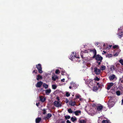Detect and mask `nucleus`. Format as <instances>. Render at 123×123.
Masks as SVG:
<instances>
[{
  "mask_svg": "<svg viewBox=\"0 0 123 123\" xmlns=\"http://www.w3.org/2000/svg\"><path fill=\"white\" fill-rule=\"evenodd\" d=\"M110 99L108 101L107 104L110 108L113 107L115 104L114 101H115L116 98L114 97L110 96Z\"/></svg>",
  "mask_w": 123,
  "mask_h": 123,
  "instance_id": "nucleus-1",
  "label": "nucleus"
},
{
  "mask_svg": "<svg viewBox=\"0 0 123 123\" xmlns=\"http://www.w3.org/2000/svg\"><path fill=\"white\" fill-rule=\"evenodd\" d=\"M117 35V37L119 38H121L122 37L123 35V32L121 30L118 29Z\"/></svg>",
  "mask_w": 123,
  "mask_h": 123,
  "instance_id": "nucleus-2",
  "label": "nucleus"
},
{
  "mask_svg": "<svg viewBox=\"0 0 123 123\" xmlns=\"http://www.w3.org/2000/svg\"><path fill=\"white\" fill-rule=\"evenodd\" d=\"M94 72L96 74L98 75L100 74L101 70L100 69H98L97 67H95L94 69Z\"/></svg>",
  "mask_w": 123,
  "mask_h": 123,
  "instance_id": "nucleus-3",
  "label": "nucleus"
},
{
  "mask_svg": "<svg viewBox=\"0 0 123 123\" xmlns=\"http://www.w3.org/2000/svg\"><path fill=\"white\" fill-rule=\"evenodd\" d=\"M54 105L57 107H61L62 106V103L60 101H55L54 102Z\"/></svg>",
  "mask_w": 123,
  "mask_h": 123,
  "instance_id": "nucleus-4",
  "label": "nucleus"
},
{
  "mask_svg": "<svg viewBox=\"0 0 123 123\" xmlns=\"http://www.w3.org/2000/svg\"><path fill=\"white\" fill-rule=\"evenodd\" d=\"M36 66L38 70V72L40 73H42V71L41 64H38L36 65Z\"/></svg>",
  "mask_w": 123,
  "mask_h": 123,
  "instance_id": "nucleus-5",
  "label": "nucleus"
},
{
  "mask_svg": "<svg viewBox=\"0 0 123 123\" xmlns=\"http://www.w3.org/2000/svg\"><path fill=\"white\" fill-rule=\"evenodd\" d=\"M94 58H95L96 60L100 62H102V60L103 59V57L98 54L95 56L94 57Z\"/></svg>",
  "mask_w": 123,
  "mask_h": 123,
  "instance_id": "nucleus-6",
  "label": "nucleus"
},
{
  "mask_svg": "<svg viewBox=\"0 0 123 123\" xmlns=\"http://www.w3.org/2000/svg\"><path fill=\"white\" fill-rule=\"evenodd\" d=\"M87 82L88 85L90 87L93 86L95 83L93 80H89Z\"/></svg>",
  "mask_w": 123,
  "mask_h": 123,
  "instance_id": "nucleus-7",
  "label": "nucleus"
},
{
  "mask_svg": "<svg viewBox=\"0 0 123 123\" xmlns=\"http://www.w3.org/2000/svg\"><path fill=\"white\" fill-rule=\"evenodd\" d=\"M75 55L76 54L75 53H74V52H72V54L70 55V59L72 60L74 58H79V57H76Z\"/></svg>",
  "mask_w": 123,
  "mask_h": 123,
  "instance_id": "nucleus-8",
  "label": "nucleus"
},
{
  "mask_svg": "<svg viewBox=\"0 0 123 123\" xmlns=\"http://www.w3.org/2000/svg\"><path fill=\"white\" fill-rule=\"evenodd\" d=\"M103 108V106L102 105L100 104L98 105V106L97 107V111H102V110Z\"/></svg>",
  "mask_w": 123,
  "mask_h": 123,
  "instance_id": "nucleus-9",
  "label": "nucleus"
},
{
  "mask_svg": "<svg viewBox=\"0 0 123 123\" xmlns=\"http://www.w3.org/2000/svg\"><path fill=\"white\" fill-rule=\"evenodd\" d=\"M43 82L41 81L38 82L36 85V86L37 88L40 87L43 84Z\"/></svg>",
  "mask_w": 123,
  "mask_h": 123,
  "instance_id": "nucleus-10",
  "label": "nucleus"
},
{
  "mask_svg": "<svg viewBox=\"0 0 123 123\" xmlns=\"http://www.w3.org/2000/svg\"><path fill=\"white\" fill-rule=\"evenodd\" d=\"M70 84L71 86L73 87H74V89H76L79 86L78 84H76L72 82Z\"/></svg>",
  "mask_w": 123,
  "mask_h": 123,
  "instance_id": "nucleus-11",
  "label": "nucleus"
},
{
  "mask_svg": "<svg viewBox=\"0 0 123 123\" xmlns=\"http://www.w3.org/2000/svg\"><path fill=\"white\" fill-rule=\"evenodd\" d=\"M58 79V77L56 75L54 74L52 75V80L55 81L56 80Z\"/></svg>",
  "mask_w": 123,
  "mask_h": 123,
  "instance_id": "nucleus-12",
  "label": "nucleus"
},
{
  "mask_svg": "<svg viewBox=\"0 0 123 123\" xmlns=\"http://www.w3.org/2000/svg\"><path fill=\"white\" fill-rule=\"evenodd\" d=\"M52 116L51 114L50 113H48L44 117V119L45 120H47L49 119Z\"/></svg>",
  "mask_w": 123,
  "mask_h": 123,
  "instance_id": "nucleus-13",
  "label": "nucleus"
},
{
  "mask_svg": "<svg viewBox=\"0 0 123 123\" xmlns=\"http://www.w3.org/2000/svg\"><path fill=\"white\" fill-rule=\"evenodd\" d=\"M113 84L111 82L109 84L107 85V89L108 90H109L110 89L111 87L113 86Z\"/></svg>",
  "mask_w": 123,
  "mask_h": 123,
  "instance_id": "nucleus-14",
  "label": "nucleus"
},
{
  "mask_svg": "<svg viewBox=\"0 0 123 123\" xmlns=\"http://www.w3.org/2000/svg\"><path fill=\"white\" fill-rule=\"evenodd\" d=\"M81 113V111L80 110L76 111L73 112V113L75 114L76 116H78Z\"/></svg>",
  "mask_w": 123,
  "mask_h": 123,
  "instance_id": "nucleus-15",
  "label": "nucleus"
},
{
  "mask_svg": "<svg viewBox=\"0 0 123 123\" xmlns=\"http://www.w3.org/2000/svg\"><path fill=\"white\" fill-rule=\"evenodd\" d=\"M44 91H45L46 94L47 95H49L51 92V90L50 89L45 90Z\"/></svg>",
  "mask_w": 123,
  "mask_h": 123,
  "instance_id": "nucleus-16",
  "label": "nucleus"
},
{
  "mask_svg": "<svg viewBox=\"0 0 123 123\" xmlns=\"http://www.w3.org/2000/svg\"><path fill=\"white\" fill-rule=\"evenodd\" d=\"M115 77V76L114 74H111L109 77V78L110 80H113Z\"/></svg>",
  "mask_w": 123,
  "mask_h": 123,
  "instance_id": "nucleus-17",
  "label": "nucleus"
},
{
  "mask_svg": "<svg viewBox=\"0 0 123 123\" xmlns=\"http://www.w3.org/2000/svg\"><path fill=\"white\" fill-rule=\"evenodd\" d=\"M69 104L71 105L74 106L75 105V101H69Z\"/></svg>",
  "mask_w": 123,
  "mask_h": 123,
  "instance_id": "nucleus-18",
  "label": "nucleus"
},
{
  "mask_svg": "<svg viewBox=\"0 0 123 123\" xmlns=\"http://www.w3.org/2000/svg\"><path fill=\"white\" fill-rule=\"evenodd\" d=\"M92 51L94 54L93 56V58H94V57L96 55L97 52L96 50L95 49H93L92 50Z\"/></svg>",
  "mask_w": 123,
  "mask_h": 123,
  "instance_id": "nucleus-19",
  "label": "nucleus"
},
{
  "mask_svg": "<svg viewBox=\"0 0 123 123\" xmlns=\"http://www.w3.org/2000/svg\"><path fill=\"white\" fill-rule=\"evenodd\" d=\"M71 120L73 122H74L77 121V118L76 117H72L71 118Z\"/></svg>",
  "mask_w": 123,
  "mask_h": 123,
  "instance_id": "nucleus-20",
  "label": "nucleus"
},
{
  "mask_svg": "<svg viewBox=\"0 0 123 123\" xmlns=\"http://www.w3.org/2000/svg\"><path fill=\"white\" fill-rule=\"evenodd\" d=\"M40 98L41 101L42 102H44L46 99L44 97L42 96L40 97Z\"/></svg>",
  "mask_w": 123,
  "mask_h": 123,
  "instance_id": "nucleus-21",
  "label": "nucleus"
},
{
  "mask_svg": "<svg viewBox=\"0 0 123 123\" xmlns=\"http://www.w3.org/2000/svg\"><path fill=\"white\" fill-rule=\"evenodd\" d=\"M41 120V118L38 117L36 119V123H39L40 122Z\"/></svg>",
  "mask_w": 123,
  "mask_h": 123,
  "instance_id": "nucleus-22",
  "label": "nucleus"
},
{
  "mask_svg": "<svg viewBox=\"0 0 123 123\" xmlns=\"http://www.w3.org/2000/svg\"><path fill=\"white\" fill-rule=\"evenodd\" d=\"M112 57V55L111 54H107L106 55V57H108L109 58H111Z\"/></svg>",
  "mask_w": 123,
  "mask_h": 123,
  "instance_id": "nucleus-23",
  "label": "nucleus"
},
{
  "mask_svg": "<svg viewBox=\"0 0 123 123\" xmlns=\"http://www.w3.org/2000/svg\"><path fill=\"white\" fill-rule=\"evenodd\" d=\"M61 74L62 75H65L66 74V72L63 69H62V70L61 71Z\"/></svg>",
  "mask_w": 123,
  "mask_h": 123,
  "instance_id": "nucleus-24",
  "label": "nucleus"
},
{
  "mask_svg": "<svg viewBox=\"0 0 123 123\" xmlns=\"http://www.w3.org/2000/svg\"><path fill=\"white\" fill-rule=\"evenodd\" d=\"M79 123H86V121L84 120H79Z\"/></svg>",
  "mask_w": 123,
  "mask_h": 123,
  "instance_id": "nucleus-25",
  "label": "nucleus"
},
{
  "mask_svg": "<svg viewBox=\"0 0 123 123\" xmlns=\"http://www.w3.org/2000/svg\"><path fill=\"white\" fill-rule=\"evenodd\" d=\"M105 69V66L104 65L102 66H101L100 68V69L102 70H104Z\"/></svg>",
  "mask_w": 123,
  "mask_h": 123,
  "instance_id": "nucleus-26",
  "label": "nucleus"
},
{
  "mask_svg": "<svg viewBox=\"0 0 123 123\" xmlns=\"http://www.w3.org/2000/svg\"><path fill=\"white\" fill-rule=\"evenodd\" d=\"M92 90L94 92H96L98 90V89L97 87L94 86L93 87Z\"/></svg>",
  "mask_w": 123,
  "mask_h": 123,
  "instance_id": "nucleus-27",
  "label": "nucleus"
},
{
  "mask_svg": "<svg viewBox=\"0 0 123 123\" xmlns=\"http://www.w3.org/2000/svg\"><path fill=\"white\" fill-rule=\"evenodd\" d=\"M43 86L45 89L47 88L48 87V85L45 83L43 84Z\"/></svg>",
  "mask_w": 123,
  "mask_h": 123,
  "instance_id": "nucleus-28",
  "label": "nucleus"
},
{
  "mask_svg": "<svg viewBox=\"0 0 123 123\" xmlns=\"http://www.w3.org/2000/svg\"><path fill=\"white\" fill-rule=\"evenodd\" d=\"M52 87L53 89L55 90L56 89L57 86L56 85L54 84L52 85Z\"/></svg>",
  "mask_w": 123,
  "mask_h": 123,
  "instance_id": "nucleus-29",
  "label": "nucleus"
},
{
  "mask_svg": "<svg viewBox=\"0 0 123 123\" xmlns=\"http://www.w3.org/2000/svg\"><path fill=\"white\" fill-rule=\"evenodd\" d=\"M42 79V77L41 76L38 75L37 76V80H39L40 79Z\"/></svg>",
  "mask_w": 123,
  "mask_h": 123,
  "instance_id": "nucleus-30",
  "label": "nucleus"
},
{
  "mask_svg": "<svg viewBox=\"0 0 123 123\" xmlns=\"http://www.w3.org/2000/svg\"><path fill=\"white\" fill-rule=\"evenodd\" d=\"M68 112L69 113H72L73 112V111L71 109H68Z\"/></svg>",
  "mask_w": 123,
  "mask_h": 123,
  "instance_id": "nucleus-31",
  "label": "nucleus"
},
{
  "mask_svg": "<svg viewBox=\"0 0 123 123\" xmlns=\"http://www.w3.org/2000/svg\"><path fill=\"white\" fill-rule=\"evenodd\" d=\"M65 118L66 119H69L70 118V116L69 115L66 116H65Z\"/></svg>",
  "mask_w": 123,
  "mask_h": 123,
  "instance_id": "nucleus-32",
  "label": "nucleus"
},
{
  "mask_svg": "<svg viewBox=\"0 0 123 123\" xmlns=\"http://www.w3.org/2000/svg\"><path fill=\"white\" fill-rule=\"evenodd\" d=\"M116 93L118 96H119L120 95V92L119 91H117Z\"/></svg>",
  "mask_w": 123,
  "mask_h": 123,
  "instance_id": "nucleus-33",
  "label": "nucleus"
},
{
  "mask_svg": "<svg viewBox=\"0 0 123 123\" xmlns=\"http://www.w3.org/2000/svg\"><path fill=\"white\" fill-rule=\"evenodd\" d=\"M80 96L78 94H77L75 95V97L76 98H80Z\"/></svg>",
  "mask_w": 123,
  "mask_h": 123,
  "instance_id": "nucleus-34",
  "label": "nucleus"
},
{
  "mask_svg": "<svg viewBox=\"0 0 123 123\" xmlns=\"http://www.w3.org/2000/svg\"><path fill=\"white\" fill-rule=\"evenodd\" d=\"M119 62L121 64L123 65V60L122 59H120L119 61Z\"/></svg>",
  "mask_w": 123,
  "mask_h": 123,
  "instance_id": "nucleus-35",
  "label": "nucleus"
},
{
  "mask_svg": "<svg viewBox=\"0 0 123 123\" xmlns=\"http://www.w3.org/2000/svg\"><path fill=\"white\" fill-rule=\"evenodd\" d=\"M60 71L58 70H56L55 71V73L56 74H58L60 73Z\"/></svg>",
  "mask_w": 123,
  "mask_h": 123,
  "instance_id": "nucleus-36",
  "label": "nucleus"
},
{
  "mask_svg": "<svg viewBox=\"0 0 123 123\" xmlns=\"http://www.w3.org/2000/svg\"><path fill=\"white\" fill-rule=\"evenodd\" d=\"M66 95L67 97H68L70 96V94L68 92H67L66 93Z\"/></svg>",
  "mask_w": 123,
  "mask_h": 123,
  "instance_id": "nucleus-37",
  "label": "nucleus"
},
{
  "mask_svg": "<svg viewBox=\"0 0 123 123\" xmlns=\"http://www.w3.org/2000/svg\"><path fill=\"white\" fill-rule=\"evenodd\" d=\"M102 123H109V122L107 120H104L102 121Z\"/></svg>",
  "mask_w": 123,
  "mask_h": 123,
  "instance_id": "nucleus-38",
  "label": "nucleus"
},
{
  "mask_svg": "<svg viewBox=\"0 0 123 123\" xmlns=\"http://www.w3.org/2000/svg\"><path fill=\"white\" fill-rule=\"evenodd\" d=\"M110 69L112 71H113L115 69L114 67L113 66H111L110 68Z\"/></svg>",
  "mask_w": 123,
  "mask_h": 123,
  "instance_id": "nucleus-39",
  "label": "nucleus"
},
{
  "mask_svg": "<svg viewBox=\"0 0 123 123\" xmlns=\"http://www.w3.org/2000/svg\"><path fill=\"white\" fill-rule=\"evenodd\" d=\"M100 43L98 42H96L95 43V44L96 46L98 45Z\"/></svg>",
  "mask_w": 123,
  "mask_h": 123,
  "instance_id": "nucleus-40",
  "label": "nucleus"
},
{
  "mask_svg": "<svg viewBox=\"0 0 123 123\" xmlns=\"http://www.w3.org/2000/svg\"><path fill=\"white\" fill-rule=\"evenodd\" d=\"M119 54V52H117L114 55V56H117Z\"/></svg>",
  "mask_w": 123,
  "mask_h": 123,
  "instance_id": "nucleus-41",
  "label": "nucleus"
},
{
  "mask_svg": "<svg viewBox=\"0 0 123 123\" xmlns=\"http://www.w3.org/2000/svg\"><path fill=\"white\" fill-rule=\"evenodd\" d=\"M43 114H45L46 113V110L45 109H44L43 110Z\"/></svg>",
  "mask_w": 123,
  "mask_h": 123,
  "instance_id": "nucleus-42",
  "label": "nucleus"
},
{
  "mask_svg": "<svg viewBox=\"0 0 123 123\" xmlns=\"http://www.w3.org/2000/svg\"><path fill=\"white\" fill-rule=\"evenodd\" d=\"M118 47V46L117 45H115L113 46V47L114 49H115L116 48H117Z\"/></svg>",
  "mask_w": 123,
  "mask_h": 123,
  "instance_id": "nucleus-43",
  "label": "nucleus"
},
{
  "mask_svg": "<svg viewBox=\"0 0 123 123\" xmlns=\"http://www.w3.org/2000/svg\"><path fill=\"white\" fill-rule=\"evenodd\" d=\"M95 80L97 81H98L99 80V78H98L97 77H96L95 78Z\"/></svg>",
  "mask_w": 123,
  "mask_h": 123,
  "instance_id": "nucleus-44",
  "label": "nucleus"
},
{
  "mask_svg": "<svg viewBox=\"0 0 123 123\" xmlns=\"http://www.w3.org/2000/svg\"><path fill=\"white\" fill-rule=\"evenodd\" d=\"M65 102L66 103H68L69 102L68 99L67 98H66L65 101Z\"/></svg>",
  "mask_w": 123,
  "mask_h": 123,
  "instance_id": "nucleus-45",
  "label": "nucleus"
},
{
  "mask_svg": "<svg viewBox=\"0 0 123 123\" xmlns=\"http://www.w3.org/2000/svg\"><path fill=\"white\" fill-rule=\"evenodd\" d=\"M120 82L121 83L123 82V79L122 78H120Z\"/></svg>",
  "mask_w": 123,
  "mask_h": 123,
  "instance_id": "nucleus-46",
  "label": "nucleus"
},
{
  "mask_svg": "<svg viewBox=\"0 0 123 123\" xmlns=\"http://www.w3.org/2000/svg\"><path fill=\"white\" fill-rule=\"evenodd\" d=\"M37 72V70H34L33 71V73H36Z\"/></svg>",
  "mask_w": 123,
  "mask_h": 123,
  "instance_id": "nucleus-47",
  "label": "nucleus"
},
{
  "mask_svg": "<svg viewBox=\"0 0 123 123\" xmlns=\"http://www.w3.org/2000/svg\"><path fill=\"white\" fill-rule=\"evenodd\" d=\"M67 123H71L68 120H67L66 122Z\"/></svg>",
  "mask_w": 123,
  "mask_h": 123,
  "instance_id": "nucleus-48",
  "label": "nucleus"
},
{
  "mask_svg": "<svg viewBox=\"0 0 123 123\" xmlns=\"http://www.w3.org/2000/svg\"><path fill=\"white\" fill-rule=\"evenodd\" d=\"M61 80L62 81L64 82V81L65 79L64 78H63Z\"/></svg>",
  "mask_w": 123,
  "mask_h": 123,
  "instance_id": "nucleus-49",
  "label": "nucleus"
},
{
  "mask_svg": "<svg viewBox=\"0 0 123 123\" xmlns=\"http://www.w3.org/2000/svg\"><path fill=\"white\" fill-rule=\"evenodd\" d=\"M101 62L100 61V62H99L98 61V62H97L98 63V65H99L100 64V63H101Z\"/></svg>",
  "mask_w": 123,
  "mask_h": 123,
  "instance_id": "nucleus-50",
  "label": "nucleus"
},
{
  "mask_svg": "<svg viewBox=\"0 0 123 123\" xmlns=\"http://www.w3.org/2000/svg\"><path fill=\"white\" fill-rule=\"evenodd\" d=\"M80 101H82L83 100V99L82 98H80Z\"/></svg>",
  "mask_w": 123,
  "mask_h": 123,
  "instance_id": "nucleus-51",
  "label": "nucleus"
},
{
  "mask_svg": "<svg viewBox=\"0 0 123 123\" xmlns=\"http://www.w3.org/2000/svg\"><path fill=\"white\" fill-rule=\"evenodd\" d=\"M122 103H121V105H123V98L122 99L121 101Z\"/></svg>",
  "mask_w": 123,
  "mask_h": 123,
  "instance_id": "nucleus-52",
  "label": "nucleus"
},
{
  "mask_svg": "<svg viewBox=\"0 0 123 123\" xmlns=\"http://www.w3.org/2000/svg\"><path fill=\"white\" fill-rule=\"evenodd\" d=\"M39 103H36V105L37 106H38L39 105Z\"/></svg>",
  "mask_w": 123,
  "mask_h": 123,
  "instance_id": "nucleus-53",
  "label": "nucleus"
},
{
  "mask_svg": "<svg viewBox=\"0 0 123 123\" xmlns=\"http://www.w3.org/2000/svg\"><path fill=\"white\" fill-rule=\"evenodd\" d=\"M72 86H70L69 87V88L70 89H71L72 88Z\"/></svg>",
  "mask_w": 123,
  "mask_h": 123,
  "instance_id": "nucleus-54",
  "label": "nucleus"
},
{
  "mask_svg": "<svg viewBox=\"0 0 123 123\" xmlns=\"http://www.w3.org/2000/svg\"><path fill=\"white\" fill-rule=\"evenodd\" d=\"M103 52L104 53V54H106V51H103Z\"/></svg>",
  "mask_w": 123,
  "mask_h": 123,
  "instance_id": "nucleus-55",
  "label": "nucleus"
},
{
  "mask_svg": "<svg viewBox=\"0 0 123 123\" xmlns=\"http://www.w3.org/2000/svg\"><path fill=\"white\" fill-rule=\"evenodd\" d=\"M109 48H111V47L112 45H109Z\"/></svg>",
  "mask_w": 123,
  "mask_h": 123,
  "instance_id": "nucleus-56",
  "label": "nucleus"
},
{
  "mask_svg": "<svg viewBox=\"0 0 123 123\" xmlns=\"http://www.w3.org/2000/svg\"><path fill=\"white\" fill-rule=\"evenodd\" d=\"M81 57L82 58H84V57H83V56L82 55H81Z\"/></svg>",
  "mask_w": 123,
  "mask_h": 123,
  "instance_id": "nucleus-57",
  "label": "nucleus"
},
{
  "mask_svg": "<svg viewBox=\"0 0 123 123\" xmlns=\"http://www.w3.org/2000/svg\"><path fill=\"white\" fill-rule=\"evenodd\" d=\"M105 46V44H103V46Z\"/></svg>",
  "mask_w": 123,
  "mask_h": 123,
  "instance_id": "nucleus-58",
  "label": "nucleus"
},
{
  "mask_svg": "<svg viewBox=\"0 0 123 123\" xmlns=\"http://www.w3.org/2000/svg\"><path fill=\"white\" fill-rule=\"evenodd\" d=\"M57 98L58 100L59 101V98L58 97H57Z\"/></svg>",
  "mask_w": 123,
  "mask_h": 123,
  "instance_id": "nucleus-59",
  "label": "nucleus"
},
{
  "mask_svg": "<svg viewBox=\"0 0 123 123\" xmlns=\"http://www.w3.org/2000/svg\"><path fill=\"white\" fill-rule=\"evenodd\" d=\"M99 84V83H97V85H98Z\"/></svg>",
  "mask_w": 123,
  "mask_h": 123,
  "instance_id": "nucleus-60",
  "label": "nucleus"
},
{
  "mask_svg": "<svg viewBox=\"0 0 123 123\" xmlns=\"http://www.w3.org/2000/svg\"><path fill=\"white\" fill-rule=\"evenodd\" d=\"M120 51V50H119V52Z\"/></svg>",
  "mask_w": 123,
  "mask_h": 123,
  "instance_id": "nucleus-61",
  "label": "nucleus"
},
{
  "mask_svg": "<svg viewBox=\"0 0 123 123\" xmlns=\"http://www.w3.org/2000/svg\"><path fill=\"white\" fill-rule=\"evenodd\" d=\"M108 47H107V48H106L107 49H108Z\"/></svg>",
  "mask_w": 123,
  "mask_h": 123,
  "instance_id": "nucleus-62",
  "label": "nucleus"
},
{
  "mask_svg": "<svg viewBox=\"0 0 123 123\" xmlns=\"http://www.w3.org/2000/svg\"><path fill=\"white\" fill-rule=\"evenodd\" d=\"M41 90H42V91H43V89H41Z\"/></svg>",
  "mask_w": 123,
  "mask_h": 123,
  "instance_id": "nucleus-63",
  "label": "nucleus"
},
{
  "mask_svg": "<svg viewBox=\"0 0 123 123\" xmlns=\"http://www.w3.org/2000/svg\"><path fill=\"white\" fill-rule=\"evenodd\" d=\"M122 78H123V77H122Z\"/></svg>",
  "mask_w": 123,
  "mask_h": 123,
  "instance_id": "nucleus-64",
  "label": "nucleus"
}]
</instances>
